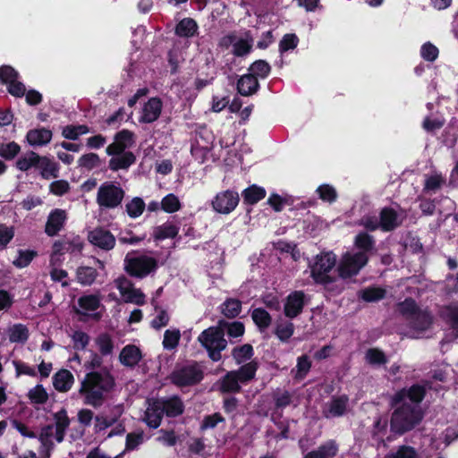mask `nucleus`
Returning a JSON list of instances; mask_svg holds the SVG:
<instances>
[{
	"label": "nucleus",
	"mask_w": 458,
	"mask_h": 458,
	"mask_svg": "<svg viewBox=\"0 0 458 458\" xmlns=\"http://www.w3.org/2000/svg\"><path fill=\"white\" fill-rule=\"evenodd\" d=\"M114 386L115 380L110 372L89 371L81 382L79 394L83 397L84 404L99 408Z\"/></svg>",
	"instance_id": "f257e3e1"
},
{
	"label": "nucleus",
	"mask_w": 458,
	"mask_h": 458,
	"mask_svg": "<svg viewBox=\"0 0 458 458\" xmlns=\"http://www.w3.org/2000/svg\"><path fill=\"white\" fill-rule=\"evenodd\" d=\"M423 420V412L417 405L403 403L396 407L391 415L390 430L402 436L413 429Z\"/></svg>",
	"instance_id": "f03ea898"
},
{
	"label": "nucleus",
	"mask_w": 458,
	"mask_h": 458,
	"mask_svg": "<svg viewBox=\"0 0 458 458\" xmlns=\"http://www.w3.org/2000/svg\"><path fill=\"white\" fill-rule=\"evenodd\" d=\"M198 342L207 351L208 358L215 362L222 359L221 352L227 347L225 332L218 324L204 329L199 335Z\"/></svg>",
	"instance_id": "7ed1b4c3"
},
{
	"label": "nucleus",
	"mask_w": 458,
	"mask_h": 458,
	"mask_svg": "<svg viewBox=\"0 0 458 458\" xmlns=\"http://www.w3.org/2000/svg\"><path fill=\"white\" fill-rule=\"evenodd\" d=\"M336 256L332 251L321 252L315 257L310 267V276L318 284L327 285L335 282L329 273L335 267Z\"/></svg>",
	"instance_id": "20e7f679"
},
{
	"label": "nucleus",
	"mask_w": 458,
	"mask_h": 458,
	"mask_svg": "<svg viewBox=\"0 0 458 458\" xmlns=\"http://www.w3.org/2000/svg\"><path fill=\"white\" fill-rule=\"evenodd\" d=\"M204 378V372L197 361L177 367L170 375L172 384L178 387L196 386Z\"/></svg>",
	"instance_id": "39448f33"
},
{
	"label": "nucleus",
	"mask_w": 458,
	"mask_h": 458,
	"mask_svg": "<svg viewBox=\"0 0 458 458\" xmlns=\"http://www.w3.org/2000/svg\"><path fill=\"white\" fill-rule=\"evenodd\" d=\"M158 268V261L156 258L140 255L130 258L128 255L124 259V269L126 273L135 278H145L155 273Z\"/></svg>",
	"instance_id": "423d86ee"
},
{
	"label": "nucleus",
	"mask_w": 458,
	"mask_h": 458,
	"mask_svg": "<svg viewBox=\"0 0 458 458\" xmlns=\"http://www.w3.org/2000/svg\"><path fill=\"white\" fill-rule=\"evenodd\" d=\"M124 195V191L119 185L106 182L98 190L97 203L101 208L113 209L122 204Z\"/></svg>",
	"instance_id": "0eeeda50"
},
{
	"label": "nucleus",
	"mask_w": 458,
	"mask_h": 458,
	"mask_svg": "<svg viewBox=\"0 0 458 458\" xmlns=\"http://www.w3.org/2000/svg\"><path fill=\"white\" fill-rule=\"evenodd\" d=\"M369 259V256L363 252L344 254L337 267L339 277L345 280L358 275Z\"/></svg>",
	"instance_id": "6e6552de"
},
{
	"label": "nucleus",
	"mask_w": 458,
	"mask_h": 458,
	"mask_svg": "<svg viewBox=\"0 0 458 458\" xmlns=\"http://www.w3.org/2000/svg\"><path fill=\"white\" fill-rule=\"evenodd\" d=\"M239 202L240 196L237 191L225 190L216 193L211 201V206L216 213L228 215L236 208Z\"/></svg>",
	"instance_id": "1a4fd4ad"
},
{
	"label": "nucleus",
	"mask_w": 458,
	"mask_h": 458,
	"mask_svg": "<svg viewBox=\"0 0 458 458\" xmlns=\"http://www.w3.org/2000/svg\"><path fill=\"white\" fill-rule=\"evenodd\" d=\"M426 394L427 390L425 386L419 384H413L408 388L404 387L397 391L392 398L391 404L392 406H397L405 399H409L411 403L419 404L423 401Z\"/></svg>",
	"instance_id": "9d476101"
},
{
	"label": "nucleus",
	"mask_w": 458,
	"mask_h": 458,
	"mask_svg": "<svg viewBox=\"0 0 458 458\" xmlns=\"http://www.w3.org/2000/svg\"><path fill=\"white\" fill-rule=\"evenodd\" d=\"M88 240L94 246L106 251L113 250L116 242L114 234L108 229L102 226H98L89 231Z\"/></svg>",
	"instance_id": "9b49d317"
},
{
	"label": "nucleus",
	"mask_w": 458,
	"mask_h": 458,
	"mask_svg": "<svg viewBox=\"0 0 458 458\" xmlns=\"http://www.w3.org/2000/svg\"><path fill=\"white\" fill-rule=\"evenodd\" d=\"M305 293L302 291H293L286 298L284 313L288 318H294L302 313L306 304Z\"/></svg>",
	"instance_id": "f8f14e48"
},
{
	"label": "nucleus",
	"mask_w": 458,
	"mask_h": 458,
	"mask_svg": "<svg viewBox=\"0 0 458 458\" xmlns=\"http://www.w3.org/2000/svg\"><path fill=\"white\" fill-rule=\"evenodd\" d=\"M68 219L67 212L62 208H54L50 211L45 225V233L54 237L64 228Z\"/></svg>",
	"instance_id": "ddd939ff"
},
{
	"label": "nucleus",
	"mask_w": 458,
	"mask_h": 458,
	"mask_svg": "<svg viewBox=\"0 0 458 458\" xmlns=\"http://www.w3.org/2000/svg\"><path fill=\"white\" fill-rule=\"evenodd\" d=\"M118 289L123 296L126 297V301L137 305L145 303V294L140 289L134 288L132 284L124 276L119 277Z\"/></svg>",
	"instance_id": "4468645a"
},
{
	"label": "nucleus",
	"mask_w": 458,
	"mask_h": 458,
	"mask_svg": "<svg viewBox=\"0 0 458 458\" xmlns=\"http://www.w3.org/2000/svg\"><path fill=\"white\" fill-rule=\"evenodd\" d=\"M163 103L159 98H150L143 106L141 115L139 119L142 123L156 122L162 112Z\"/></svg>",
	"instance_id": "2eb2a0df"
},
{
	"label": "nucleus",
	"mask_w": 458,
	"mask_h": 458,
	"mask_svg": "<svg viewBox=\"0 0 458 458\" xmlns=\"http://www.w3.org/2000/svg\"><path fill=\"white\" fill-rule=\"evenodd\" d=\"M164 411L159 399L148 400V406L145 411L144 421L150 428H157L162 421Z\"/></svg>",
	"instance_id": "dca6fc26"
},
{
	"label": "nucleus",
	"mask_w": 458,
	"mask_h": 458,
	"mask_svg": "<svg viewBox=\"0 0 458 458\" xmlns=\"http://www.w3.org/2000/svg\"><path fill=\"white\" fill-rule=\"evenodd\" d=\"M349 398L346 394L332 396L327 404V408L323 411V415L327 419L343 416L347 410Z\"/></svg>",
	"instance_id": "f3484780"
},
{
	"label": "nucleus",
	"mask_w": 458,
	"mask_h": 458,
	"mask_svg": "<svg viewBox=\"0 0 458 458\" xmlns=\"http://www.w3.org/2000/svg\"><path fill=\"white\" fill-rule=\"evenodd\" d=\"M260 88L259 80L254 74L250 72L240 76L237 80L236 89L237 92L243 97L252 96L257 93Z\"/></svg>",
	"instance_id": "a211bd4d"
},
{
	"label": "nucleus",
	"mask_w": 458,
	"mask_h": 458,
	"mask_svg": "<svg viewBox=\"0 0 458 458\" xmlns=\"http://www.w3.org/2000/svg\"><path fill=\"white\" fill-rule=\"evenodd\" d=\"M379 222L383 232H392L402 224L397 212L390 207L383 208L379 212Z\"/></svg>",
	"instance_id": "6ab92c4d"
},
{
	"label": "nucleus",
	"mask_w": 458,
	"mask_h": 458,
	"mask_svg": "<svg viewBox=\"0 0 458 458\" xmlns=\"http://www.w3.org/2000/svg\"><path fill=\"white\" fill-rule=\"evenodd\" d=\"M53 137L51 130L45 127L30 130L26 134L27 142L32 147L47 145Z\"/></svg>",
	"instance_id": "aec40b11"
},
{
	"label": "nucleus",
	"mask_w": 458,
	"mask_h": 458,
	"mask_svg": "<svg viewBox=\"0 0 458 458\" xmlns=\"http://www.w3.org/2000/svg\"><path fill=\"white\" fill-rule=\"evenodd\" d=\"M164 415L168 418H175L184 412V404L178 395L165 399H159Z\"/></svg>",
	"instance_id": "412c9836"
},
{
	"label": "nucleus",
	"mask_w": 458,
	"mask_h": 458,
	"mask_svg": "<svg viewBox=\"0 0 458 458\" xmlns=\"http://www.w3.org/2000/svg\"><path fill=\"white\" fill-rule=\"evenodd\" d=\"M339 451L338 444L335 440L330 439L320 445L316 450L306 454L303 458H334Z\"/></svg>",
	"instance_id": "4be33fe9"
},
{
	"label": "nucleus",
	"mask_w": 458,
	"mask_h": 458,
	"mask_svg": "<svg viewBox=\"0 0 458 458\" xmlns=\"http://www.w3.org/2000/svg\"><path fill=\"white\" fill-rule=\"evenodd\" d=\"M408 321L411 329L425 332L433 324V316L428 310H419Z\"/></svg>",
	"instance_id": "5701e85b"
},
{
	"label": "nucleus",
	"mask_w": 458,
	"mask_h": 458,
	"mask_svg": "<svg viewBox=\"0 0 458 458\" xmlns=\"http://www.w3.org/2000/svg\"><path fill=\"white\" fill-rule=\"evenodd\" d=\"M52 379L55 389L61 393L68 392L74 383L72 373L66 369L58 370L54 374Z\"/></svg>",
	"instance_id": "b1692460"
},
{
	"label": "nucleus",
	"mask_w": 458,
	"mask_h": 458,
	"mask_svg": "<svg viewBox=\"0 0 458 458\" xmlns=\"http://www.w3.org/2000/svg\"><path fill=\"white\" fill-rule=\"evenodd\" d=\"M141 358L142 355L140 348L133 344L124 346L119 355L121 363L130 368L135 367Z\"/></svg>",
	"instance_id": "393cba45"
},
{
	"label": "nucleus",
	"mask_w": 458,
	"mask_h": 458,
	"mask_svg": "<svg viewBox=\"0 0 458 458\" xmlns=\"http://www.w3.org/2000/svg\"><path fill=\"white\" fill-rule=\"evenodd\" d=\"M266 195L265 188L257 184H251L242 191L243 203L250 206L265 199Z\"/></svg>",
	"instance_id": "a878e982"
},
{
	"label": "nucleus",
	"mask_w": 458,
	"mask_h": 458,
	"mask_svg": "<svg viewBox=\"0 0 458 458\" xmlns=\"http://www.w3.org/2000/svg\"><path fill=\"white\" fill-rule=\"evenodd\" d=\"M199 26L192 18H183L175 26L174 33L180 38H192L198 33Z\"/></svg>",
	"instance_id": "bb28decb"
},
{
	"label": "nucleus",
	"mask_w": 458,
	"mask_h": 458,
	"mask_svg": "<svg viewBox=\"0 0 458 458\" xmlns=\"http://www.w3.org/2000/svg\"><path fill=\"white\" fill-rule=\"evenodd\" d=\"M37 169L40 171L41 177L47 180L59 176V165L46 156H40Z\"/></svg>",
	"instance_id": "cd10ccee"
},
{
	"label": "nucleus",
	"mask_w": 458,
	"mask_h": 458,
	"mask_svg": "<svg viewBox=\"0 0 458 458\" xmlns=\"http://www.w3.org/2000/svg\"><path fill=\"white\" fill-rule=\"evenodd\" d=\"M179 227L171 223L165 222L161 225L154 227L152 236L155 241H163L165 239H174L178 235Z\"/></svg>",
	"instance_id": "c85d7f7f"
},
{
	"label": "nucleus",
	"mask_w": 458,
	"mask_h": 458,
	"mask_svg": "<svg viewBox=\"0 0 458 458\" xmlns=\"http://www.w3.org/2000/svg\"><path fill=\"white\" fill-rule=\"evenodd\" d=\"M135 161V155L131 151H127L118 157H112L109 160L108 167L114 172L121 169H128Z\"/></svg>",
	"instance_id": "c756f323"
},
{
	"label": "nucleus",
	"mask_w": 458,
	"mask_h": 458,
	"mask_svg": "<svg viewBox=\"0 0 458 458\" xmlns=\"http://www.w3.org/2000/svg\"><path fill=\"white\" fill-rule=\"evenodd\" d=\"M240 383L241 381L233 370L228 371L221 379L219 390L224 394L239 393L242 390Z\"/></svg>",
	"instance_id": "7c9ffc66"
},
{
	"label": "nucleus",
	"mask_w": 458,
	"mask_h": 458,
	"mask_svg": "<svg viewBox=\"0 0 458 458\" xmlns=\"http://www.w3.org/2000/svg\"><path fill=\"white\" fill-rule=\"evenodd\" d=\"M220 312L228 319L235 318L242 311V301L236 298H227L220 306Z\"/></svg>",
	"instance_id": "2f4dec72"
},
{
	"label": "nucleus",
	"mask_w": 458,
	"mask_h": 458,
	"mask_svg": "<svg viewBox=\"0 0 458 458\" xmlns=\"http://www.w3.org/2000/svg\"><path fill=\"white\" fill-rule=\"evenodd\" d=\"M253 38L250 31L245 32V38L235 40L233 48V55L236 57H243L252 51Z\"/></svg>",
	"instance_id": "473e14b6"
},
{
	"label": "nucleus",
	"mask_w": 458,
	"mask_h": 458,
	"mask_svg": "<svg viewBox=\"0 0 458 458\" xmlns=\"http://www.w3.org/2000/svg\"><path fill=\"white\" fill-rule=\"evenodd\" d=\"M376 241L372 235L367 232L359 233L354 239V246L359 250L358 252L368 253L375 250Z\"/></svg>",
	"instance_id": "72a5a7b5"
},
{
	"label": "nucleus",
	"mask_w": 458,
	"mask_h": 458,
	"mask_svg": "<svg viewBox=\"0 0 458 458\" xmlns=\"http://www.w3.org/2000/svg\"><path fill=\"white\" fill-rule=\"evenodd\" d=\"M258 369V361L250 360V362L242 363V365L237 370H233V372L236 374L241 383L245 384L255 377Z\"/></svg>",
	"instance_id": "f704fd0d"
},
{
	"label": "nucleus",
	"mask_w": 458,
	"mask_h": 458,
	"mask_svg": "<svg viewBox=\"0 0 458 458\" xmlns=\"http://www.w3.org/2000/svg\"><path fill=\"white\" fill-rule=\"evenodd\" d=\"M40 161V156L30 150L25 156L20 157L15 163V166L21 172H27L30 168L38 167V164Z\"/></svg>",
	"instance_id": "c9c22d12"
},
{
	"label": "nucleus",
	"mask_w": 458,
	"mask_h": 458,
	"mask_svg": "<svg viewBox=\"0 0 458 458\" xmlns=\"http://www.w3.org/2000/svg\"><path fill=\"white\" fill-rule=\"evenodd\" d=\"M386 291L378 286H369L358 293L359 298L366 302H376L386 297Z\"/></svg>",
	"instance_id": "e433bc0d"
},
{
	"label": "nucleus",
	"mask_w": 458,
	"mask_h": 458,
	"mask_svg": "<svg viewBox=\"0 0 458 458\" xmlns=\"http://www.w3.org/2000/svg\"><path fill=\"white\" fill-rule=\"evenodd\" d=\"M217 324L224 332L226 329L227 335L232 338L241 337L245 333L244 324L241 321L228 322L225 319H219Z\"/></svg>",
	"instance_id": "4c0bfd02"
},
{
	"label": "nucleus",
	"mask_w": 458,
	"mask_h": 458,
	"mask_svg": "<svg viewBox=\"0 0 458 458\" xmlns=\"http://www.w3.org/2000/svg\"><path fill=\"white\" fill-rule=\"evenodd\" d=\"M30 336L28 327L21 323L13 325L8 329V337L11 343L24 344L28 341Z\"/></svg>",
	"instance_id": "58836bf2"
},
{
	"label": "nucleus",
	"mask_w": 458,
	"mask_h": 458,
	"mask_svg": "<svg viewBox=\"0 0 458 458\" xmlns=\"http://www.w3.org/2000/svg\"><path fill=\"white\" fill-rule=\"evenodd\" d=\"M231 355L236 364H242L253 357L254 349L250 344H244L240 346H235L232 350Z\"/></svg>",
	"instance_id": "ea45409f"
},
{
	"label": "nucleus",
	"mask_w": 458,
	"mask_h": 458,
	"mask_svg": "<svg viewBox=\"0 0 458 458\" xmlns=\"http://www.w3.org/2000/svg\"><path fill=\"white\" fill-rule=\"evenodd\" d=\"M89 131V127L86 124H69L63 127L62 136L69 140H77L81 135L87 134Z\"/></svg>",
	"instance_id": "a19ab883"
},
{
	"label": "nucleus",
	"mask_w": 458,
	"mask_h": 458,
	"mask_svg": "<svg viewBox=\"0 0 458 458\" xmlns=\"http://www.w3.org/2000/svg\"><path fill=\"white\" fill-rule=\"evenodd\" d=\"M76 276L81 284L91 285L98 276V271L94 267L81 266L77 268Z\"/></svg>",
	"instance_id": "79ce46f5"
},
{
	"label": "nucleus",
	"mask_w": 458,
	"mask_h": 458,
	"mask_svg": "<svg viewBox=\"0 0 458 458\" xmlns=\"http://www.w3.org/2000/svg\"><path fill=\"white\" fill-rule=\"evenodd\" d=\"M251 318L255 325L260 329L267 328L272 323V317L263 308H256L251 312Z\"/></svg>",
	"instance_id": "37998d69"
},
{
	"label": "nucleus",
	"mask_w": 458,
	"mask_h": 458,
	"mask_svg": "<svg viewBox=\"0 0 458 458\" xmlns=\"http://www.w3.org/2000/svg\"><path fill=\"white\" fill-rule=\"evenodd\" d=\"M146 208V204L140 197L132 198L125 205V211L131 218L140 217Z\"/></svg>",
	"instance_id": "c03bdc74"
},
{
	"label": "nucleus",
	"mask_w": 458,
	"mask_h": 458,
	"mask_svg": "<svg viewBox=\"0 0 458 458\" xmlns=\"http://www.w3.org/2000/svg\"><path fill=\"white\" fill-rule=\"evenodd\" d=\"M398 311L407 320H409L420 309L417 302L411 297H407L404 301L397 304Z\"/></svg>",
	"instance_id": "a18cd8bd"
},
{
	"label": "nucleus",
	"mask_w": 458,
	"mask_h": 458,
	"mask_svg": "<svg viewBox=\"0 0 458 458\" xmlns=\"http://www.w3.org/2000/svg\"><path fill=\"white\" fill-rule=\"evenodd\" d=\"M28 398L33 404L42 405L48 400V394L45 387L38 384L28 392Z\"/></svg>",
	"instance_id": "49530a36"
},
{
	"label": "nucleus",
	"mask_w": 458,
	"mask_h": 458,
	"mask_svg": "<svg viewBox=\"0 0 458 458\" xmlns=\"http://www.w3.org/2000/svg\"><path fill=\"white\" fill-rule=\"evenodd\" d=\"M249 72L250 74H254L257 79L259 77L265 79L270 74L271 66L267 61L259 59L250 64Z\"/></svg>",
	"instance_id": "de8ad7c7"
},
{
	"label": "nucleus",
	"mask_w": 458,
	"mask_h": 458,
	"mask_svg": "<svg viewBox=\"0 0 458 458\" xmlns=\"http://www.w3.org/2000/svg\"><path fill=\"white\" fill-rule=\"evenodd\" d=\"M161 209L165 211V213H174L181 209L182 204L180 202L179 198L174 195V193H169L165 195L161 202Z\"/></svg>",
	"instance_id": "09e8293b"
},
{
	"label": "nucleus",
	"mask_w": 458,
	"mask_h": 458,
	"mask_svg": "<svg viewBox=\"0 0 458 458\" xmlns=\"http://www.w3.org/2000/svg\"><path fill=\"white\" fill-rule=\"evenodd\" d=\"M100 304L99 297L95 294L82 295L78 299L79 307L88 311H96Z\"/></svg>",
	"instance_id": "8fccbe9b"
},
{
	"label": "nucleus",
	"mask_w": 458,
	"mask_h": 458,
	"mask_svg": "<svg viewBox=\"0 0 458 458\" xmlns=\"http://www.w3.org/2000/svg\"><path fill=\"white\" fill-rule=\"evenodd\" d=\"M21 152V146L15 142L0 143V157L5 160L14 159Z\"/></svg>",
	"instance_id": "3c124183"
},
{
	"label": "nucleus",
	"mask_w": 458,
	"mask_h": 458,
	"mask_svg": "<svg viewBox=\"0 0 458 458\" xmlns=\"http://www.w3.org/2000/svg\"><path fill=\"white\" fill-rule=\"evenodd\" d=\"M96 344L102 356L112 354L114 351V343L107 333L100 334L96 339Z\"/></svg>",
	"instance_id": "603ef678"
},
{
	"label": "nucleus",
	"mask_w": 458,
	"mask_h": 458,
	"mask_svg": "<svg viewBox=\"0 0 458 458\" xmlns=\"http://www.w3.org/2000/svg\"><path fill=\"white\" fill-rule=\"evenodd\" d=\"M38 256V252L31 250H19L18 257L13 262V266L18 268H24L28 267L33 259Z\"/></svg>",
	"instance_id": "864d4df0"
},
{
	"label": "nucleus",
	"mask_w": 458,
	"mask_h": 458,
	"mask_svg": "<svg viewBox=\"0 0 458 458\" xmlns=\"http://www.w3.org/2000/svg\"><path fill=\"white\" fill-rule=\"evenodd\" d=\"M181 339V332L179 329H167L164 334L163 347L165 350H173L179 344Z\"/></svg>",
	"instance_id": "5fc2aeb1"
},
{
	"label": "nucleus",
	"mask_w": 458,
	"mask_h": 458,
	"mask_svg": "<svg viewBox=\"0 0 458 458\" xmlns=\"http://www.w3.org/2000/svg\"><path fill=\"white\" fill-rule=\"evenodd\" d=\"M366 360L371 365H385L388 361L385 352L378 348H369L366 352Z\"/></svg>",
	"instance_id": "6e6d98bb"
},
{
	"label": "nucleus",
	"mask_w": 458,
	"mask_h": 458,
	"mask_svg": "<svg viewBox=\"0 0 458 458\" xmlns=\"http://www.w3.org/2000/svg\"><path fill=\"white\" fill-rule=\"evenodd\" d=\"M386 458H418V453L413 446L403 445L396 451L387 454Z\"/></svg>",
	"instance_id": "4d7b16f0"
},
{
	"label": "nucleus",
	"mask_w": 458,
	"mask_h": 458,
	"mask_svg": "<svg viewBox=\"0 0 458 458\" xmlns=\"http://www.w3.org/2000/svg\"><path fill=\"white\" fill-rule=\"evenodd\" d=\"M100 162L99 156L96 153L90 152L82 155L78 159V165L90 171L95 167H98L100 165Z\"/></svg>",
	"instance_id": "13d9d810"
},
{
	"label": "nucleus",
	"mask_w": 458,
	"mask_h": 458,
	"mask_svg": "<svg viewBox=\"0 0 458 458\" xmlns=\"http://www.w3.org/2000/svg\"><path fill=\"white\" fill-rule=\"evenodd\" d=\"M272 397L276 410H283L292 403V394L287 390L274 392Z\"/></svg>",
	"instance_id": "bf43d9fd"
},
{
	"label": "nucleus",
	"mask_w": 458,
	"mask_h": 458,
	"mask_svg": "<svg viewBox=\"0 0 458 458\" xmlns=\"http://www.w3.org/2000/svg\"><path fill=\"white\" fill-rule=\"evenodd\" d=\"M53 418L55 420V430L66 432L71 423L67 411L64 408H62L60 411L53 414Z\"/></svg>",
	"instance_id": "052dcab7"
},
{
	"label": "nucleus",
	"mask_w": 458,
	"mask_h": 458,
	"mask_svg": "<svg viewBox=\"0 0 458 458\" xmlns=\"http://www.w3.org/2000/svg\"><path fill=\"white\" fill-rule=\"evenodd\" d=\"M299 43L298 37L293 33H287L284 35L279 42V52L284 54L289 50H293L297 47Z\"/></svg>",
	"instance_id": "680f3d73"
},
{
	"label": "nucleus",
	"mask_w": 458,
	"mask_h": 458,
	"mask_svg": "<svg viewBox=\"0 0 458 458\" xmlns=\"http://www.w3.org/2000/svg\"><path fill=\"white\" fill-rule=\"evenodd\" d=\"M296 368L297 372L294 376V378L297 380L303 379L311 368V361L310 360L309 357L307 355L300 356L297 360Z\"/></svg>",
	"instance_id": "e2e57ef3"
},
{
	"label": "nucleus",
	"mask_w": 458,
	"mask_h": 458,
	"mask_svg": "<svg viewBox=\"0 0 458 458\" xmlns=\"http://www.w3.org/2000/svg\"><path fill=\"white\" fill-rule=\"evenodd\" d=\"M317 192L319 199L326 202H335L337 199V192L335 189L329 184H322L318 187Z\"/></svg>",
	"instance_id": "0e129e2a"
},
{
	"label": "nucleus",
	"mask_w": 458,
	"mask_h": 458,
	"mask_svg": "<svg viewBox=\"0 0 458 458\" xmlns=\"http://www.w3.org/2000/svg\"><path fill=\"white\" fill-rule=\"evenodd\" d=\"M18 78L19 72L11 65L3 64L0 66V82L2 84L8 85Z\"/></svg>",
	"instance_id": "69168bd1"
},
{
	"label": "nucleus",
	"mask_w": 458,
	"mask_h": 458,
	"mask_svg": "<svg viewBox=\"0 0 458 458\" xmlns=\"http://www.w3.org/2000/svg\"><path fill=\"white\" fill-rule=\"evenodd\" d=\"M114 140L123 146V151L134 143V133L127 129H123L114 134Z\"/></svg>",
	"instance_id": "338daca9"
},
{
	"label": "nucleus",
	"mask_w": 458,
	"mask_h": 458,
	"mask_svg": "<svg viewBox=\"0 0 458 458\" xmlns=\"http://www.w3.org/2000/svg\"><path fill=\"white\" fill-rule=\"evenodd\" d=\"M438 55V48L430 42L424 43L420 47V55L425 61L434 62Z\"/></svg>",
	"instance_id": "774afa93"
}]
</instances>
